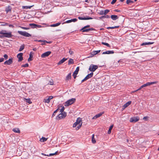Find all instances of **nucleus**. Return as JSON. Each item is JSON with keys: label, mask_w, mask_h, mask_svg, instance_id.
<instances>
[{"label": "nucleus", "mask_w": 159, "mask_h": 159, "mask_svg": "<svg viewBox=\"0 0 159 159\" xmlns=\"http://www.w3.org/2000/svg\"><path fill=\"white\" fill-rule=\"evenodd\" d=\"M0 34L3 35L4 37L6 38H11L13 36L11 32L7 33L6 30H2L0 31Z\"/></svg>", "instance_id": "1"}, {"label": "nucleus", "mask_w": 159, "mask_h": 159, "mask_svg": "<svg viewBox=\"0 0 159 159\" xmlns=\"http://www.w3.org/2000/svg\"><path fill=\"white\" fill-rule=\"evenodd\" d=\"M76 101L75 98H72L66 101L64 103V106L66 107H68L69 106L73 104Z\"/></svg>", "instance_id": "2"}, {"label": "nucleus", "mask_w": 159, "mask_h": 159, "mask_svg": "<svg viewBox=\"0 0 159 159\" xmlns=\"http://www.w3.org/2000/svg\"><path fill=\"white\" fill-rule=\"evenodd\" d=\"M76 122L78 124V126L76 128V129L78 130L81 127L82 125V122L81 119L80 117L78 118L76 120Z\"/></svg>", "instance_id": "3"}, {"label": "nucleus", "mask_w": 159, "mask_h": 159, "mask_svg": "<svg viewBox=\"0 0 159 159\" xmlns=\"http://www.w3.org/2000/svg\"><path fill=\"white\" fill-rule=\"evenodd\" d=\"M18 33L20 35L26 37H30L31 36V34L25 31H18Z\"/></svg>", "instance_id": "4"}, {"label": "nucleus", "mask_w": 159, "mask_h": 159, "mask_svg": "<svg viewBox=\"0 0 159 159\" xmlns=\"http://www.w3.org/2000/svg\"><path fill=\"white\" fill-rule=\"evenodd\" d=\"M98 68L97 65L91 64L89 66V70L91 72L94 71Z\"/></svg>", "instance_id": "5"}, {"label": "nucleus", "mask_w": 159, "mask_h": 159, "mask_svg": "<svg viewBox=\"0 0 159 159\" xmlns=\"http://www.w3.org/2000/svg\"><path fill=\"white\" fill-rule=\"evenodd\" d=\"M66 116V112H64L59 114L56 117L57 119H61L63 118H65Z\"/></svg>", "instance_id": "6"}, {"label": "nucleus", "mask_w": 159, "mask_h": 159, "mask_svg": "<svg viewBox=\"0 0 159 159\" xmlns=\"http://www.w3.org/2000/svg\"><path fill=\"white\" fill-rule=\"evenodd\" d=\"M95 29L93 28L84 29V27L81 29L80 30L82 31V32H87L90 31L95 30Z\"/></svg>", "instance_id": "7"}, {"label": "nucleus", "mask_w": 159, "mask_h": 159, "mask_svg": "<svg viewBox=\"0 0 159 159\" xmlns=\"http://www.w3.org/2000/svg\"><path fill=\"white\" fill-rule=\"evenodd\" d=\"M157 83V82L155 81L151 82H148L145 84H144L142 85V86L143 87H146V86L150 85L152 84H156Z\"/></svg>", "instance_id": "8"}, {"label": "nucleus", "mask_w": 159, "mask_h": 159, "mask_svg": "<svg viewBox=\"0 0 159 159\" xmlns=\"http://www.w3.org/2000/svg\"><path fill=\"white\" fill-rule=\"evenodd\" d=\"M51 53V52L48 51L42 54L41 57L42 58H44L48 57Z\"/></svg>", "instance_id": "9"}, {"label": "nucleus", "mask_w": 159, "mask_h": 159, "mask_svg": "<svg viewBox=\"0 0 159 159\" xmlns=\"http://www.w3.org/2000/svg\"><path fill=\"white\" fill-rule=\"evenodd\" d=\"M23 53H20L18 54L17 55V57L18 58V61L20 62L22 61L23 59V58L22 57L23 56Z\"/></svg>", "instance_id": "10"}, {"label": "nucleus", "mask_w": 159, "mask_h": 159, "mask_svg": "<svg viewBox=\"0 0 159 159\" xmlns=\"http://www.w3.org/2000/svg\"><path fill=\"white\" fill-rule=\"evenodd\" d=\"M12 58H10L8 60L4 62L5 65H10L12 63Z\"/></svg>", "instance_id": "11"}, {"label": "nucleus", "mask_w": 159, "mask_h": 159, "mask_svg": "<svg viewBox=\"0 0 159 159\" xmlns=\"http://www.w3.org/2000/svg\"><path fill=\"white\" fill-rule=\"evenodd\" d=\"M139 119L136 117L131 118L130 120V122H135L139 121Z\"/></svg>", "instance_id": "12"}, {"label": "nucleus", "mask_w": 159, "mask_h": 159, "mask_svg": "<svg viewBox=\"0 0 159 159\" xmlns=\"http://www.w3.org/2000/svg\"><path fill=\"white\" fill-rule=\"evenodd\" d=\"M77 20V19L76 18L72 19H71L70 20L66 21V22H64L63 23H71L72 22H75Z\"/></svg>", "instance_id": "13"}, {"label": "nucleus", "mask_w": 159, "mask_h": 159, "mask_svg": "<svg viewBox=\"0 0 159 159\" xmlns=\"http://www.w3.org/2000/svg\"><path fill=\"white\" fill-rule=\"evenodd\" d=\"M29 25L30 26H32V28H36L38 27V28H40L41 27L40 25H37L36 24L34 23H31L29 24Z\"/></svg>", "instance_id": "14"}, {"label": "nucleus", "mask_w": 159, "mask_h": 159, "mask_svg": "<svg viewBox=\"0 0 159 159\" xmlns=\"http://www.w3.org/2000/svg\"><path fill=\"white\" fill-rule=\"evenodd\" d=\"M93 75V73L91 72L89 74H88L85 78L87 80L88 79L91 78Z\"/></svg>", "instance_id": "15"}, {"label": "nucleus", "mask_w": 159, "mask_h": 159, "mask_svg": "<svg viewBox=\"0 0 159 159\" xmlns=\"http://www.w3.org/2000/svg\"><path fill=\"white\" fill-rule=\"evenodd\" d=\"M67 58H63L58 63L57 65H60L67 60Z\"/></svg>", "instance_id": "16"}, {"label": "nucleus", "mask_w": 159, "mask_h": 159, "mask_svg": "<svg viewBox=\"0 0 159 159\" xmlns=\"http://www.w3.org/2000/svg\"><path fill=\"white\" fill-rule=\"evenodd\" d=\"M57 153H58V152L57 151V152H55L54 153H50L49 155H48V154H44L43 153H41V155H44V156H53V155H56Z\"/></svg>", "instance_id": "17"}, {"label": "nucleus", "mask_w": 159, "mask_h": 159, "mask_svg": "<svg viewBox=\"0 0 159 159\" xmlns=\"http://www.w3.org/2000/svg\"><path fill=\"white\" fill-rule=\"evenodd\" d=\"M114 53L113 51H107L106 52H104L102 53V54H111Z\"/></svg>", "instance_id": "18"}, {"label": "nucleus", "mask_w": 159, "mask_h": 159, "mask_svg": "<svg viewBox=\"0 0 159 159\" xmlns=\"http://www.w3.org/2000/svg\"><path fill=\"white\" fill-rule=\"evenodd\" d=\"M103 113H100L94 116L93 118V119H96L101 116L103 114Z\"/></svg>", "instance_id": "19"}, {"label": "nucleus", "mask_w": 159, "mask_h": 159, "mask_svg": "<svg viewBox=\"0 0 159 159\" xmlns=\"http://www.w3.org/2000/svg\"><path fill=\"white\" fill-rule=\"evenodd\" d=\"M111 17L113 20H116L118 18V17L116 15H112L111 16Z\"/></svg>", "instance_id": "20"}, {"label": "nucleus", "mask_w": 159, "mask_h": 159, "mask_svg": "<svg viewBox=\"0 0 159 159\" xmlns=\"http://www.w3.org/2000/svg\"><path fill=\"white\" fill-rule=\"evenodd\" d=\"M12 131L15 133H20V130L19 128H15L12 129Z\"/></svg>", "instance_id": "21"}, {"label": "nucleus", "mask_w": 159, "mask_h": 159, "mask_svg": "<svg viewBox=\"0 0 159 159\" xmlns=\"http://www.w3.org/2000/svg\"><path fill=\"white\" fill-rule=\"evenodd\" d=\"M131 103V101H128L126 103H125L123 106V107L124 108H125L127 107Z\"/></svg>", "instance_id": "22"}, {"label": "nucleus", "mask_w": 159, "mask_h": 159, "mask_svg": "<svg viewBox=\"0 0 159 159\" xmlns=\"http://www.w3.org/2000/svg\"><path fill=\"white\" fill-rule=\"evenodd\" d=\"M31 152L32 153H34L36 151L35 148L34 147H32L30 149Z\"/></svg>", "instance_id": "23"}, {"label": "nucleus", "mask_w": 159, "mask_h": 159, "mask_svg": "<svg viewBox=\"0 0 159 159\" xmlns=\"http://www.w3.org/2000/svg\"><path fill=\"white\" fill-rule=\"evenodd\" d=\"M71 78V73H70L66 76V81H67L68 80L70 79Z\"/></svg>", "instance_id": "24"}, {"label": "nucleus", "mask_w": 159, "mask_h": 159, "mask_svg": "<svg viewBox=\"0 0 159 159\" xmlns=\"http://www.w3.org/2000/svg\"><path fill=\"white\" fill-rule=\"evenodd\" d=\"M153 43H154L153 42L143 43L141 44V45L143 46V45H149L153 44Z\"/></svg>", "instance_id": "25"}, {"label": "nucleus", "mask_w": 159, "mask_h": 159, "mask_svg": "<svg viewBox=\"0 0 159 159\" xmlns=\"http://www.w3.org/2000/svg\"><path fill=\"white\" fill-rule=\"evenodd\" d=\"M74 63V61L72 59L70 58L68 62V65H70L71 64H73Z\"/></svg>", "instance_id": "26"}, {"label": "nucleus", "mask_w": 159, "mask_h": 159, "mask_svg": "<svg viewBox=\"0 0 159 159\" xmlns=\"http://www.w3.org/2000/svg\"><path fill=\"white\" fill-rule=\"evenodd\" d=\"M113 125H111L110 127V128L109 129V130H108V132H107V133L108 134H110L111 133V130L113 127Z\"/></svg>", "instance_id": "27"}, {"label": "nucleus", "mask_w": 159, "mask_h": 159, "mask_svg": "<svg viewBox=\"0 0 159 159\" xmlns=\"http://www.w3.org/2000/svg\"><path fill=\"white\" fill-rule=\"evenodd\" d=\"M33 6V5H32L31 6H23L22 7V8L23 9H30Z\"/></svg>", "instance_id": "28"}, {"label": "nucleus", "mask_w": 159, "mask_h": 159, "mask_svg": "<svg viewBox=\"0 0 159 159\" xmlns=\"http://www.w3.org/2000/svg\"><path fill=\"white\" fill-rule=\"evenodd\" d=\"M79 69H80L79 67V66L77 67L76 68V70L73 73H74V74H77L78 73V72L79 70Z\"/></svg>", "instance_id": "29"}, {"label": "nucleus", "mask_w": 159, "mask_h": 159, "mask_svg": "<svg viewBox=\"0 0 159 159\" xmlns=\"http://www.w3.org/2000/svg\"><path fill=\"white\" fill-rule=\"evenodd\" d=\"M47 139H48V138H45V137H43L42 138L40 139V141L41 142H45V141H46L47 140Z\"/></svg>", "instance_id": "30"}, {"label": "nucleus", "mask_w": 159, "mask_h": 159, "mask_svg": "<svg viewBox=\"0 0 159 159\" xmlns=\"http://www.w3.org/2000/svg\"><path fill=\"white\" fill-rule=\"evenodd\" d=\"M94 134H93L92 135V142L93 143H95L96 142V141L95 140L94 138Z\"/></svg>", "instance_id": "31"}, {"label": "nucleus", "mask_w": 159, "mask_h": 159, "mask_svg": "<svg viewBox=\"0 0 159 159\" xmlns=\"http://www.w3.org/2000/svg\"><path fill=\"white\" fill-rule=\"evenodd\" d=\"M11 8L10 6L6 8L5 11L7 12V13H8L9 11H11Z\"/></svg>", "instance_id": "32"}, {"label": "nucleus", "mask_w": 159, "mask_h": 159, "mask_svg": "<svg viewBox=\"0 0 159 159\" xmlns=\"http://www.w3.org/2000/svg\"><path fill=\"white\" fill-rule=\"evenodd\" d=\"M119 27V26H115L114 27H108L107 28V29H113L115 28H118Z\"/></svg>", "instance_id": "33"}, {"label": "nucleus", "mask_w": 159, "mask_h": 159, "mask_svg": "<svg viewBox=\"0 0 159 159\" xmlns=\"http://www.w3.org/2000/svg\"><path fill=\"white\" fill-rule=\"evenodd\" d=\"M61 24V23H57L55 24L52 25L51 26V27H56L58 26Z\"/></svg>", "instance_id": "34"}, {"label": "nucleus", "mask_w": 159, "mask_h": 159, "mask_svg": "<svg viewBox=\"0 0 159 159\" xmlns=\"http://www.w3.org/2000/svg\"><path fill=\"white\" fill-rule=\"evenodd\" d=\"M25 48V45L23 44L21 45L20 47V48L19 50V51L20 52L22 50H23Z\"/></svg>", "instance_id": "35"}, {"label": "nucleus", "mask_w": 159, "mask_h": 159, "mask_svg": "<svg viewBox=\"0 0 159 159\" xmlns=\"http://www.w3.org/2000/svg\"><path fill=\"white\" fill-rule=\"evenodd\" d=\"M43 101L45 103H49L50 102V100L48 98L44 99Z\"/></svg>", "instance_id": "36"}, {"label": "nucleus", "mask_w": 159, "mask_h": 159, "mask_svg": "<svg viewBox=\"0 0 159 159\" xmlns=\"http://www.w3.org/2000/svg\"><path fill=\"white\" fill-rule=\"evenodd\" d=\"M60 107H61V109L60 110V112L61 113L63 112L65 109L64 107L63 106H61Z\"/></svg>", "instance_id": "37"}, {"label": "nucleus", "mask_w": 159, "mask_h": 159, "mask_svg": "<svg viewBox=\"0 0 159 159\" xmlns=\"http://www.w3.org/2000/svg\"><path fill=\"white\" fill-rule=\"evenodd\" d=\"M102 44L103 45L107 46L108 47H110V45L107 43L102 42Z\"/></svg>", "instance_id": "38"}, {"label": "nucleus", "mask_w": 159, "mask_h": 159, "mask_svg": "<svg viewBox=\"0 0 159 159\" xmlns=\"http://www.w3.org/2000/svg\"><path fill=\"white\" fill-rule=\"evenodd\" d=\"M19 27L22 29H23L24 30H29L30 29V28L29 27L27 28V27H22V26H19Z\"/></svg>", "instance_id": "39"}, {"label": "nucleus", "mask_w": 159, "mask_h": 159, "mask_svg": "<svg viewBox=\"0 0 159 159\" xmlns=\"http://www.w3.org/2000/svg\"><path fill=\"white\" fill-rule=\"evenodd\" d=\"M48 84L52 85L53 84V81L52 80H51L49 81V83H48Z\"/></svg>", "instance_id": "40"}, {"label": "nucleus", "mask_w": 159, "mask_h": 159, "mask_svg": "<svg viewBox=\"0 0 159 159\" xmlns=\"http://www.w3.org/2000/svg\"><path fill=\"white\" fill-rule=\"evenodd\" d=\"M32 57V55L30 53V57H29V58H28V61H30L31 60H32V59L31 58Z\"/></svg>", "instance_id": "41"}, {"label": "nucleus", "mask_w": 159, "mask_h": 159, "mask_svg": "<svg viewBox=\"0 0 159 159\" xmlns=\"http://www.w3.org/2000/svg\"><path fill=\"white\" fill-rule=\"evenodd\" d=\"M133 2H134L131 0H127V1H126V3L127 4H129V3H133Z\"/></svg>", "instance_id": "42"}, {"label": "nucleus", "mask_w": 159, "mask_h": 159, "mask_svg": "<svg viewBox=\"0 0 159 159\" xmlns=\"http://www.w3.org/2000/svg\"><path fill=\"white\" fill-rule=\"evenodd\" d=\"M109 12V10L108 9H106L104 11V14L106 15Z\"/></svg>", "instance_id": "43"}, {"label": "nucleus", "mask_w": 159, "mask_h": 159, "mask_svg": "<svg viewBox=\"0 0 159 159\" xmlns=\"http://www.w3.org/2000/svg\"><path fill=\"white\" fill-rule=\"evenodd\" d=\"M25 100H26V102H28V103H29V104H30V103H32V102L30 99H26Z\"/></svg>", "instance_id": "44"}, {"label": "nucleus", "mask_w": 159, "mask_h": 159, "mask_svg": "<svg viewBox=\"0 0 159 159\" xmlns=\"http://www.w3.org/2000/svg\"><path fill=\"white\" fill-rule=\"evenodd\" d=\"M143 87L142 86V85L141 86V87L139 89H138L134 91H133L132 92L133 93H134V92H137L139 90H140V89H142V88H143Z\"/></svg>", "instance_id": "45"}, {"label": "nucleus", "mask_w": 159, "mask_h": 159, "mask_svg": "<svg viewBox=\"0 0 159 159\" xmlns=\"http://www.w3.org/2000/svg\"><path fill=\"white\" fill-rule=\"evenodd\" d=\"M58 110V108L56 110H55L54 111V112H53V113L52 115V117H53L55 115V113L57 112Z\"/></svg>", "instance_id": "46"}, {"label": "nucleus", "mask_w": 159, "mask_h": 159, "mask_svg": "<svg viewBox=\"0 0 159 159\" xmlns=\"http://www.w3.org/2000/svg\"><path fill=\"white\" fill-rule=\"evenodd\" d=\"M29 66V64L28 63H26L24 65H23L22 66L24 67H27Z\"/></svg>", "instance_id": "47"}, {"label": "nucleus", "mask_w": 159, "mask_h": 159, "mask_svg": "<svg viewBox=\"0 0 159 159\" xmlns=\"http://www.w3.org/2000/svg\"><path fill=\"white\" fill-rule=\"evenodd\" d=\"M3 57L5 60H7L8 58V56L7 54H5L3 56Z\"/></svg>", "instance_id": "48"}, {"label": "nucleus", "mask_w": 159, "mask_h": 159, "mask_svg": "<svg viewBox=\"0 0 159 159\" xmlns=\"http://www.w3.org/2000/svg\"><path fill=\"white\" fill-rule=\"evenodd\" d=\"M78 125V124H77L76 122L73 124V127L74 128L76 127Z\"/></svg>", "instance_id": "49"}, {"label": "nucleus", "mask_w": 159, "mask_h": 159, "mask_svg": "<svg viewBox=\"0 0 159 159\" xmlns=\"http://www.w3.org/2000/svg\"><path fill=\"white\" fill-rule=\"evenodd\" d=\"M99 14L100 15L104 14V11L103 10L100 11L99 13Z\"/></svg>", "instance_id": "50"}, {"label": "nucleus", "mask_w": 159, "mask_h": 159, "mask_svg": "<svg viewBox=\"0 0 159 159\" xmlns=\"http://www.w3.org/2000/svg\"><path fill=\"white\" fill-rule=\"evenodd\" d=\"M92 18L91 17H84V20H88L90 19H92Z\"/></svg>", "instance_id": "51"}, {"label": "nucleus", "mask_w": 159, "mask_h": 159, "mask_svg": "<svg viewBox=\"0 0 159 159\" xmlns=\"http://www.w3.org/2000/svg\"><path fill=\"white\" fill-rule=\"evenodd\" d=\"M116 0H112V2H111V4H113L114 3H115L116 2Z\"/></svg>", "instance_id": "52"}, {"label": "nucleus", "mask_w": 159, "mask_h": 159, "mask_svg": "<svg viewBox=\"0 0 159 159\" xmlns=\"http://www.w3.org/2000/svg\"><path fill=\"white\" fill-rule=\"evenodd\" d=\"M78 19L80 20H84V17H79Z\"/></svg>", "instance_id": "53"}, {"label": "nucleus", "mask_w": 159, "mask_h": 159, "mask_svg": "<svg viewBox=\"0 0 159 159\" xmlns=\"http://www.w3.org/2000/svg\"><path fill=\"white\" fill-rule=\"evenodd\" d=\"M77 74H74V73H73V77L75 79L76 77V75Z\"/></svg>", "instance_id": "54"}, {"label": "nucleus", "mask_w": 159, "mask_h": 159, "mask_svg": "<svg viewBox=\"0 0 159 159\" xmlns=\"http://www.w3.org/2000/svg\"><path fill=\"white\" fill-rule=\"evenodd\" d=\"M92 54L93 55H96L97 54V53H96V51H94L93 52H92Z\"/></svg>", "instance_id": "55"}, {"label": "nucleus", "mask_w": 159, "mask_h": 159, "mask_svg": "<svg viewBox=\"0 0 159 159\" xmlns=\"http://www.w3.org/2000/svg\"><path fill=\"white\" fill-rule=\"evenodd\" d=\"M4 59L3 58H0V63L3 62L4 61Z\"/></svg>", "instance_id": "56"}, {"label": "nucleus", "mask_w": 159, "mask_h": 159, "mask_svg": "<svg viewBox=\"0 0 159 159\" xmlns=\"http://www.w3.org/2000/svg\"><path fill=\"white\" fill-rule=\"evenodd\" d=\"M73 52L72 51H71V50H70L69 51V53L70 54V55H72V54L73 53Z\"/></svg>", "instance_id": "57"}, {"label": "nucleus", "mask_w": 159, "mask_h": 159, "mask_svg": "<svg viewBox=\"0 0 159 159\" xmlns=\"http://www.w3.org/2000/svg\"><path fill=\"white\" fill-rule=\"evenodd\" d=\"M90 25H88L86 26H85L84 27V29H86L87 28H88V27H90Z\"/></svg>", "instance_id": "58"}, {"label": "nucleus", "mask_w": 159, "mask_h": 159, "mask_svg": "<svg viewBox=\"0 0 159 159\" xmlns=\"http://www.w3.org/2000/svg\"><path fill=\"white\" fill-rule=\"evenodd\" d=\"M53 98V97L52 96H50L49 97H48V98L50 100L51 99H52V98Z\"/></svg>", "instance_id": "59"}, {"label": "nucleus", "mask_w": 159, "mask_h": 159, "mask_svg": "<svg viewBox=\"0 0 159 159\" xmlns=\"http://www.w3.org/2000/svg\"><path fill=\"white\" fill-rule=\"evenodd\" d=\"M87 80L86 79V78H85L84 79H83L82 81H81V83H82L84 81H85Z\"/></svg>", "instance_id": "60"}, {"label": "nucleus", "mask_w": 159, "mask_h": 159, "mask_svg": "<svg viewBox=\"0 0 159 159\" xmlns=\"http://www.w3.org/2000/svg\"><path fill=\"white\" fill-rule=\"evenodd\" d=\"M45 42L48 43H51V42H48L44 40V43H45Z\"/></svg>", "instance_id": "61"}, {"label": "nucleus", "mask_w": 159, "mask_h": 159, "mask_svg": "<svg viewBox=\"0 0 159 159\" xmlns=\"http://www.w3.org/2000/svg\"><path fill=\"white\" fill-rule=\"evenodd\" d=\"M110 18V16H109L107 15L105 16V18Z\"/></svg>", "instance_id": "62"}, {"label": "nucleus", "mask_w": 159, "mask_h": 159, "mask_svg": "<svg viewBox=\"0 0 159 159\" xmlns=\"http://www.w3.org/2000/svg\"><path fill=\"white\" fill-rule=\"evenodd\" d=\"M148 118V117L146 116H145L143 118V119L144 120H145L146 119Z\"/></svg>", "instance_id": "63"}, {"label": "nucleus", "mask_w": 159, "mask_h": 159, "mask_svg": "<svg viewBox=\"0 0 159 159\" xmlns=\"http://www.w3.org/2000/svg\"><path fill=\"white\" fill-rule=\"evenodd\" d=\"M96 53L97 54L98 53L100 52V50H98V51H95Z\"/></svg>", "instance_id": "64"}]
</instances>
